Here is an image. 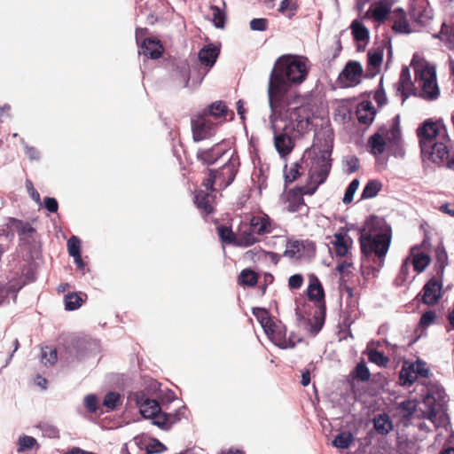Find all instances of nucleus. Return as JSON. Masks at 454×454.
<instances>
[{"label": "nucleus", "instance_id": "nucleus-1", "mask_svg": "<svg viewBox=\"0 0 454 454\" xmlns=\"http://www.w3.org/2000/svg\"><path fill=\"white\" fill-rule=\"evenodd\" d=\"M392 239L389 226H379L373 220L367 221L359 237L361 254L367 260L381 268L388 252Z\"/></svg>", "mask_w": 454, "mask_h": 454}, {"label": "nucleus", "instance_id": "nucleus-2", "mask_svg": "<svg viewBox=\"0 0 454 454\" xmlns=\"http://www.w3.org/2000/svg\"><path fill=\"white\" fill-rule=\"evenodd\" d=\"M268 99L272 112L270 121L272 116L282 118L285 112H289L291 107L303 101L302 97L286 80L276 75L269 78Z\"/></svg>", "mask_w": 454, "mask_h": 454}, {"label": "nucleus", "instance_id": "nucleus-3", "mask_svg": "<svg viewBox=\"0 0 454 454\" xmlns=\"http://www.w3.org/2000/svg\"><path fill=\"white\" fill-rule=\"evenodd\" d=\"M330 155L331 151L324 150L319 154L312 156L309 153L302 157V163L308 168L309 180L305 191L308 195H313L318 186L326 181L332 168Z\"/></svg>", "mask_w": 454, "mask_h": 454}, {"label": "nucleus", "instance_id": "nucleus-4", "mask_svg": "<svg viewBox=\"0 0 454 454\" xmlns=\"http://www.w3.org/2000/svg\"><path fill=\"white\" fill-rule=\"evenodd\" d=\"M415 73L416 92L413 96L427 101L436 100L440 97V88L436 79L435 67L427 61L412 63Z\"/></svg>", "mask_w": 454, "mask_h": 454}, {"label": "nucleus", "instance_id": "nucleus-5", "mask_svg": "<svg viewBox=\"0 0 454 454\" xmlns=\"http://www.w3.org/2000/svg\"><path fill=\"white\" fill-rule=\"evenodd\" d=\"M307 59L299 56L283 55L275 62L270 77L279 76L286 80L288 84H301L303 82L309 73L306 65Z\"/></svg>", "mask_w": 454, "mask_h": 454}, {"label": "nucleus", "instance_id": "nucleus-6", "mask_svg": "<svg viewBox=\"0 0 454 454\" xmlns=\"http://www.w3.org/2000/svg\"><path fill=\"white\" fill-rule=\"evenodd\" d=\"M308 300L315 305V312L310 319L311 331L317 333L325 324L326 315L325 292L319 278L311 273L306 289Z\"/></svg>", "mask_w": 454, "mask_h": 454}, {"label": "nucleus", "instance_id": "nucleus-7", "mask_svg": "<svg viewBox=\"0 0 454 454\" xmlns=\"http://www.w3.org/2000/svg\"><path fill=\"white\" fill-rule=\"evenodd\" d=\"M240 166L239 157L233 153L229 160L217 169L207 168V176L202 181V186L211 192H215V184L220 190L228 187L235 179Z\"/></svg>", "mask_w": 454, "mask_h": 454}, {"label": "nucleus", "instance_id": "nucleus-8", "mask_svg": "<svg viewBox=\"0 0 454 454\" xmlns=\"http://www.w3.org/2000/svg\"><path fill=\"white\" fill-rule=\"evenodd\" d=\"M255 316L270 340L280 348H294L296 342L301 340L294 333L286 337V327L280 323H275L269 316L267 310L260 309L259 313L255 314Z\"/></svg>", "mask_w": 454, "mask_h": 454}, {"label": "nucleus", "instance_id": "nucleus-9", "mask_svg": "<svg viewBox=\"0 0 454 454\" xmlns=\"http://www.w3.org/2000/svg\"><path fill=\"white\" fill-rule=\"evenodd\" d=\"M429 145L428 148L421 147V153L432 162L454 170V155L450 156V139H440Z\"/></svg>", "mask_w": 454, "mask_h": 454}, {"label": "nucleus", "instance_id": "nucleus-10", "mask_svg": "<svg viewBox=\"0 0 454 454\" xmlns=\"http://www.w3.org/2000/svg\"><path fill=\"white\" fill-rule=\"evenodd\" d=\"M420 148H428L429 144L440 139L450 140L447 129L441 121L427 120L417 129Z\"/></svg>", "mask_w": 454, "mask_h": 454}, {"label": "nucleus", "instance_id": "nucleus-11", "mask_svg": "<svg viewBox=\"0 0 454 454\" xmlns=\"http://www.w3.org/2000/svg\"><path fill=\"white\" fill-rule=\"evenodd\" d=\"M286 121L288 122L290 128H294V131H297L299 134L304 133L310 124L309 114L308 107L303 106V102L294 105L289 109V112L284 114Z\"/></svg>", "mask_w": 454, "mask_h": 454}, {"label": "nucleus", "instance_id": "nucleus-12", "mask_svg": "<svg viewBox=\"0 0 454 454\" xmlns=\"http://www.w3.org/2000/svg\"><path fill=\"white\" fill-rule=\"evenodd\" d=\"M207 111H202L192 118L193 140L198 142L210 137L215 128Z\"/></svg>", "mask_w": 454, "mask_h": 454}, {"label": "nucleus", "instance_id": "nucleus-13", "mask_svg": "<svg viewBox=\"0 0 454 454\" xmlns=\"http://www.w3.org/2000/svg\"><path fill=\"white\" fill-rule=\"evenodd\" d=\"M271 129L274 134V145L277 152L281 156H286L291 153L294 147V140L292 137L294 128L285 125L281 130H278L273 120H271Z\"/></svg>", "mask_w": 454, "mask_h": 454}, {"label": "nucleus", "instance_id": "nucleus-14", "mask_svg": "<svg viewBox=\"0 0 454 454\" xmlns=\"http://www.w3.org/2000/svg\"><path fill=\"white\" fill-rule=\"evenodd\" d=\"M128 398L136 403L140 410V413L145 419H151L161 411L159 403L149 398L144 391L132 392Z\"/></svg>", "mask_w": 454, "mask_h": 454}, {"label": "nucleus", "instance_id": "nucleus-15", "mask_svg": "<svg viewBox=\"0 0 454 454\" xmlns=\"http://www.w3.org/2000/svg\"><path fill=\"white\" fill-rule=\"evenodd\" d=\"M409 13L413 23L422 27L428 25L433 18L427 0H412Z\"/></svg>", "mask_w": 454, "mask_h": 454}, {"label": "nucleus", "instance_id": "nucleus-16", "mask_svg": "<svg viewBox=\"0 0 454 454\" xmlns=\"http://www.w3.org/2000/svg\"><path fill=\"white\" fill-rule=\"evenodd\" d=\"M363 74L362 65L358 61L350 60L340 74L339 79L344 82L345 87H353L360 83Z\"/></svg>", "mask_w": 454, "mask_h": 454}, {"label": "nucleus", "instance_id": "nucleus-17", "mask_svg": "<svg viewBox=\"0 0 454 454\" xmlns=\"http://www.w3.org/2000/svg\"><path fill=\"white\" fill-rule=\"evenodd\" d=\"M249 223L252 231L257 233L259 237L271 233L277 227L274 221L264 213L253 215L249 220Z\"/></svg>", "mask_w": 454, "mask_h": 454}, {"label": "nucleus", "instance_id": "nucleus-18", "mask_svg": "<svg viewBox=\"0 0 454 454\" xmlns=\"http://www.w3.org/2000/svg\"><path fill=\"white\" fill-rule=\"evenodd\" d=\"M392 3L390 0H379L371 4L366 16L378 23H384L391 13Z\"/></svg>", "mask_w": 454, "mask_h": 454}, {"label": "nucleus", "instance_id": "nucleus-19", "mask_svg": "<svg viewBox=\"0 0 454 454\" xmlns=\"http://www.w3.org/2000/svg\"><path fill=\"white\" fill-rule=\"evenodd\" d=\"M211 190H199L195 192L194 203L200 213L207 216L214 213V203L215 196Z\"/></svg>", "mask_w": 454, "mask_h": 454}, {"label": "nucleus", "instance_id": "nucleus-20", "mask_svg": "<svg viewBox=\"0 0 454 454\" xmlns=\"http://www.w3.org/2000/svg\"><path fill=\"white\" fill-rule=\"evenodd\" d=\"M422 291L421 301L426 305H435L442 298V284L434 278L425 284Z\"/></svg>", "mask_w": 454, "mask_h": 454}, {"label": "nucleus", "instance_id": "nucleus-21", "mask_svg": "<svg viewBox=\"0 0 454 454\" xmlns=\"http://www.w3.org/2000/svg\"><path fill=\"white\" fill-rule=\"evenodd\" d=\"M390 19L393 22L392 30L396 34H411L416 31L412 24L409 22L406 12L402 8L395 9Z\"/></svg>", "mask_w": 454, "mask_h": 454}, {"label": "nucleus", "instance_id": "nucleus-22", "mask_svg": "<svg viewBox=\"0 0 454 454\" xmlns=\"http://www.w3.org/2000/svg\"><path fill=\"white\" fill-rule=\"evenodd\" d=\"M307 186L297 187L290 190L286 194L287 210L289 212H301L304 207L308 210L303 195L306 194Z\"/></svg>", "mask_w": 454, "mask_h": 454}, {"label": "nucleus", "instance_id": "nucleus-23", "mask_svg": "<svg viewBox=\"0 0 454 454\" xmlns=\"http://www.w3.org/2000/svg\"><path fill=\"white\" fill-rule=\"evenodd\" d=\"M397 90L403 97V101H405L413 92H416V82L411 79L410 70L408 67H403L399 80L397 82Z\"/></svg>", "mask_w": 454, "mask_h": 454}, {"label": "nucleus", "instance_id": "nucleus-24", "mask_svg": "<svg viewBox=\"0 0 454 454\" xmlns=\"http://www.w3.org/2000/svg\"><path fill=\"white\" fill-rule=\"evenodd\" d=\"M383 60V51L375 50L369 51L367 53V67L364 76L366 78H372L380 71V67Z\"/></svg>", "mask_w": 454, "mask_h": 454}, {"label": "nucleus", "instance_id": "nucleus-25", "mask_svg": "<svg viewBox=\"0 0 454 454\" xmlns=\"http://www.w3.org/2000/svg\"><path fill=\"white\" fill-rule=\"evenodd\" d=\"M226 153L216 144L208 149H200L197 152V159L205 165H213Z\"/></svg>", "mask_w": 454, "mask_h": 454}, {"label": "nucleus", "instance_id": "nucleus-26", "mask_svg": "<svg viewBox=\"0 0 454 454\" xmlns=\"http://www.w3.org/2000/svg\"><path fill=\"white\" fill-rule=\"evenodd\" d=\"M356 118L361 124L370 125L376 115V110L371 101L360 102L356 110Z\"/></svg>", "mask_w": 454, "mask_h": 454}, {"label": "nucleus", "instance_id": "nucleus-27", "mask_svg": "<svg viewBox=\"0 0 454 454\" xmlns=\"http://www.w3.org/2000/svg\"><path fill=\"white\" fill-rule=\"evenodd\" d=\"M257 233H254L250 223H243L238 231V247H247L260 242Z\"/></svg>", "mask_w": 454, "mask_h": 454}, {"label": "nucleus", "instance_id": "nucleus-28", "mask_svg": "<svg viewBox=\"0 0 454 454\" xmlns=\"http://www.w3.org/2000/svg\"><path fill=\"white\" fill-rule=\"evenodd\" d=\"M422 403L425 407L422 411L423 417L434 422L436 415L442 410V405L441 402L436 401L435 397L432 394L428 393L425 395Z\"/></svg>", "mask_w": 454, "mask_h": 454}, {"label": "nucleus", "instance_id": "nucleus-29", "mask_svg": "<svg viewBox=\"0 0 454 454\" xmlns=\"http://www.w3.org/2000/svg\"><path fill=\"white\" fill-rule=\"evenodd\" d=\"M20 347L18 339L4 337L0 341V353L4 354V360L5 364L4 367L7 366L8 363L12 360L14 353Z\"/></svg>", "mask_w": 454, "mask_h": 454}, {"label": "nucleus", "instance_id": "nucleus-30", "mask_svg": "<svg viewBox=\"0 0 454 454\" xmlns=\"http://www.w3.org/2000/svg\"><path fill=\"white\" fill-rule=\"evenodd\" d=\"M163 47L159 41L146 38L141 44V53L147 58L156 59L162 55Z\"/></svg>", "mask_w": 454, "mask_h": 454}, {"label": "nucleus", "instance_id": "nucleus-31", "mask_svg": "<svg viewBox=\"0 0 454 454\" xmlns=\"http://www.w3.org/2000/svg\"><path fill=\"white\" fill-rule=\"evenodd\" d=\"M333 238L334 241L333 242V245L334 247L336 255L340 257L347 256L352 244L351 238L348 234L343 233H335Z\"/></svg>", "mask_w": 454, "mask_h": 454}, {"label": "nucleus", "instance_id": "nucleus-32", "mask_svg": "<svg viewBox=\"0 0 454 454\" xmlns=\"http://www.w3.org/2000/svg\"><path fill=\"white\" fill-rule=\"evenodd\" d=\"M204 111H207L210 117H214L215 119L223 118L226 120L228 115L231 116V119L234 116L233 112L229 110L227 105L222 100L213 102L208 106L207 109H205Z\"/></svg>", "mask_w": 454, "mask_h": 454}, {"label": "nucleus", "instance_id": "nucleus-33", "mask_svg": "<svg viewBox=\"0 0 454 454\" xmlns=\"http://www.w3.org/2000/svg\"><path fill=\"white\" fill-rule=\"evenodd\" d=\"M219 49L212 44L203 47L199 51V59L206 67H213L219 55Z\"/></svg>", "mask_w": 454, "mask_h": 454}, {"label": "nucleus", "instance_id": "nucleus-34", "mask_svg": "<svg viewBox=\"0 0 454 454\" xmlns=\"http://www.w3.org/2000/svg\"><path fill=\"white\" fill-rule=\"evenodd\" d=\"M373 427L381 435L387 434L393 429V423L388 414L381 413L373 418Z\"/></svg>", "mask_w": 454, "mask_h": 454}, {"label": "nucleus", "instance_id": "nucleus-35", "mask_svg": "<svg viewBox=\"0 0 454 454\" xmlns=\"http://www.w3.org/2000/svg\"><path fill=\"white\" fill-rule=\"evenodd\" d=\"M430 371H400L399 384L403 387H411L419 377L428 378Z\"/></svg>", "mask_w": 454, "mask_h": 454}, {"label": "nucleus", "instance_id": "nucleus-36", "mask_svg": "<svg viewBox=\"0 0 454 454\" xmlns=\"http://www.w3.org/2000/svg\"><path fill=\"white\" fill-rule=\"evenodd\" d=\"M366 354L368 360L379 367H386L389 361V357L383 352L373 347V343L367 346Z\"/></svg>", "mask_w": 454, "mask_h": 454}, {"label": "nucleus", "instance_id": "nucleus-37", "mask_svg": "<svg viewBox=\"0 0 454 454\" xmlns=\"http://www.w3.org/2000/svg\"><path fill=\"white\" fill-rule=\"evenodd\" d=\"M173 79L181 88L188 86L190 82V68L187 64H182L177 66L173 71Z\"/></svg>", "mask_w": 454, "mask_h": 454}, {"label": "nucleus", "instance_id": "nucleus-38", "mask_svg": "<svg viewBox=\"0 0 454 454\" xmlns=\"http://www.w3.org/2000/svg\"><path fill=\"white\" fill-rule=\"evenodd\" d=\"M87 298V294L82 293H68L64 297L65 309L67 310H75L79 309Z\"/></svg>", "mask_w": 454, "mask_h": 454}, {"label": "nucleus", "instance_id": "nucleus-39", "mask_svg": "<svg viewBox=\"0 0 454 454\" xmlns=\"http://www.w3.org/2000/svg\"><path fill=\"white\" fill-rule=\"evenodd\" d=\"M304 248L305 246L302 241L290 240L286 244V248L283 255L291 259H301Z\"/></svg>", "mask_w": 454, "mask_h": 454}, {"label": "nucleus", "instance_id": "nucleus-40", "mask_svg": "<svg viewBox=\"0 0 454 454\" xmlns=\"http://www.w3.org/2000/svg\"><path fill=\"white\" fill-rule=\"evenodd\" d=\"M350 28L355 41L365 42L369 39L368 28L359 20H353L350 25Z\"/></svg>", "mask_w": 454, "mask_h": 454}, {"label": "nucleus", "instance_id": "nucleus-41", "mask_svg": "<svg viewBox=\"0 0 454 454\" xmlns=\"http://www.w3.org/2000/svg\"><path fill=\"white\" fill-rule=\"evenodd\" d=\"M382 189V183L378 179L369 180L361 195L362 200L372 199L378 195Z\"/></svg>", "mask_w": 454, "mask_h": 454}, {"label": "nucleus", "instance_id": "nucleus-42", "mask_svg": "<svg viewBox=\"0 0 454 454\" xmlns=\"http://www.w3.org/2000/svg\"><path fill=\"white\" fill-rule=\"evenodd\" d=\"M385 140L383 137L379 133L373 134L368 139V146L370 147V152L374 155L383 153L385 151Z\"/></svg>", "mask_w": 454, "mask_h": 454}, {"label": "nucleus", "instance_id": "nucleus-43", "mask_svg": "<svg viewBox=\"0 0 454 454\" xmlns=\"http://www.w3.org/2000/svg\"><path fill=\"white\" fill-rule=\"evenodd\" d=\"M217 233L223 243L238 247V233L235 234L231 227L220 225L217 227Z\"/></svg>", "mask_w": 454, "mask_h": 454}, {"label": "nucleus", "instance_id": "nucleus-44", "mask_svg": "<svg viewBox=\"0 0 454 454\" xmlns=\"http://www.w3.org/2000/svg\"><path fill=\"white\" fill-rule=\"evenodd\" d=\"M258 274L250 270L245 269L239 275L238 282L241 286H254L258 282Z\"/></svg>", "mask_w": 454, "mask_h": 454}, {"label": "nucleus", "instance_id": "nucleus-45", "mask_svg": "<svg viewBox=\"0 0 454 454\" xmlns=\"http://www.w3.org/2000/svg\"><path fill=\"white\" fill-rule=\"evenodd\" d=\"M42 363L45 366H53L58 360L57 348L52 346H45L42 348Z\"/></svg>", "mask_w": 454, "mask_h": 454}, {"label": "nucleus", "instance_id": "nucleus-46", "mask_svg": "<svg viewBox=\"0 0 454 454\" xmlns=\"http://www.w3.org/2000/svg\"><path fill=\"white\" fill-rule=\"evenodd\" d=\"M305 168L306 167L305 164L302 163V159L301 160V162L294 163L290 168L286 171V181L289 183L294 182L303 174Z\"/></svg>", "mask_w": 454, "mask_h": 454}, {"label": "nucleus", "instance_id": "nucleus-47", "mask_svg": "<svg viewBox=\"0 0 454 454\" xmlns=\"http://www.w3.org/2000/svg\"><path fill=\"white\" fill-rule=\"evenodd\" d=\"M430 261L431 259L428 254L419 252L413 254L411 263L417 272H422L429 265Z\"/></svg>", "mask_w": 454, "mask_h": 454}, {"label": "nucleus", "instance_id": "nucleus-48", "mask_svg": "<svg viewBox=\"0 0 454 454\" xmlns=\"http://www.w3.org/2000/svg\"><path fill=\"white\" fill-rule=\"evenodd\" d=\"M354 442V436L350 432H341L335 436L333 445L338 449H348Z\"/></svg>", "mask_w": 454, "mask_h": 454}, {"label": "nucleus", "instance_id": "nucleus-49", "mask_svg": "<svg viewBox=\"0 0 454 454\" xmlns=\"http://www.w3.org/2000/svg\"><path fill=\"white\" fill-rule=\"evenodd\" d=\"M417 403L413 400H406L399 403L398 411L403 419H410L416 411Z\"/></svg>", "mask_w": 454, "mask_h": 454}, {"label": "nucleus", "instance_id": "nucleus-50", "mask_svg": "<svg viewBox=\"0 0 454 454\" xmlns=\"http://www.w3.org/2000/svg\"><path fill=\"white\" fill-rule=\"evenodd\" d=\"M121 404V395L117 392H108L103 400V405L107 411H114Z\"/></svg>", "mask_w": 454, "mask_h": 454}, {"label": "nucleus", "instance_id": "nucleus-51", "mask_svg": "<svg viewBox=\"0 0 454 454\" xmlns=\"http://www.w3.org/2000/svg\"><path fill=\"white\" fill-rule=\"evenodd\" d=\"M434 37L446 40L450 44V48H454V25L449 27L445 23H442L440 32L434 35Z\"/></svg>", "mask_w": 454, "mask_h": 454}, {"label": "nucleus", "instance_id": "nucleus-52", "mask_svg": "<svg viewBox=\"0 0 454 454\" xmlns=\"http://www.w3.org/2000/svg\"><path fill=\"white\" fill-rule=\"evenodd\" d=\"M9 221L15 227L20 236L31 235L35 231L34 227L29 223H24L21 220L12 217Z\"/></svg>", "mask_w": 454, "mask_h": 454}, {"label": "nucleus", "instance_id": "nucleus-53", "mask_svg": "<svg viewBox=\"0 0 454 454\" xmlns=\"http://www.w3.org/2000/svg\"><path fill=\"white\" fill-rule=\"evenodd\" d=\"M153 423L160 427H165L176 421V418L172 414L161 413L160 411L157 415L152 417Z\"/></svg>", "mask_w": 454, "mask_h": 454}, {"label": "nucleus", "instance_id": "nucleus-54", "mask_svg": "<svg viewBox=\"0 0 454 454\" xmlns=\"http://www.w3.org/2000/svg\"><path fill=\"white\" fill-rule=\"evenodd\" d=\"M401 138V130L399 126L398 116L393 120L390 129L387 132V139L391 143H397Z\"/></svg>", "mask_w": 454, "mask_h": 454}, {"label": "nucleus", "instance_id": "nucleus-55", "mask_svg": "<svg viewBox=\"0 0 454 454\" xmlns=\"http://www.w3.org/2000/svg\"><path fill=\"white\" fill-rule=\"evenodd\" d=\"M358 186H359L358 179L356 178L351 181V183L348 184V186L344 193L343 199H342V201L344 204H349L352 202L354 194H355L356 191L357 190Z\"/></svg>", "mask_w": 454, "mask_h": 454}, {"label": "nucleus", "instance_id": "nucleus-56", "mask_svg": "<svg viewBox=\"0 0 454 454\" xmlns=\"http://www.w3.org/2000/svg\"><path fill=\"white\" fill-rule=\"evenodd\" d=\"M213 21L216 27L223 28L225 24V13L217 6H212Z\"/></svg>", "mask_w": 454, "mask_h": 454}, {"label": "nucleus", "instance_id": "nucleus-57", "mask_svg": "<svg viewBox=\"0 0 454 454\" xmlns=\"http://www.w3.org/2000/svg\"><path fill=\"white\" fill-rule=\"evenodd\" d=\"M67 250L70 256H74L81 254V240L76 236H72L67 240Z\"/></svg>", "mask_w": 454, "mask_h": 454}, {"label": "nucleus", "instance_id": "nucleus-58", "mask_svg": "<svg viewBox=\"0 0 454 454\" xmlns=\"http://www.w3.org/2000/svg\"><path fill=\"white\" fill-rule=\"evenodd\" d=\"M436 318H437V315H436L435 311L431 310V309L427 310L422 314V316L420 317L419 325L422 328H427L429 325H433L435 322Z\"/></svg>", "mask_w": 454, "mask_h": 454}, {"label": "nucleus", "instance_id": "nucleus-59", "mask_svg": "<svg viewBox=\"0 0 454 454\" xmlns=\"http://www.w3.org/2000/svg\"><path fill=\"white\" fill-rule=\"evenodd\" d=\"M36 444V440L28 435H24L19 439V452H22L27 450H31Z\"/></svg>", "mask_w": 454, "mask_h": 454}, {"label": "nucleus", "instance_id": "nucleus-60", "mask_svg": "<svg viewBox=\"0 0 454 454\" xmlns=\"http://www.w3.org/2000/svg\"><path fill=\"white\" fill-rule=\"evenodd\" d=\"M23 285H21L18 280L10 281L5 289V297L7 295L12 294L13 302L17 301L18 293L22 288Z\"/></svg>", "mask_w": 454, "mask_h": 454}, {"label": "nucleus", "instance_id": "nucleus-61", "mask_svg": "<svg viewBox=\"0 0 454 454\" xmlns=\"http://www.w3.org/2000/svg\"><path fill=\"white\" fill-rule=\"evenodd\" d=\"M84 405L90 413L97 412L98 409V400L95 395H88L84 397Z\"/></svg>", "mask_w": 454, "mask_h": 454}, {"label": "nucleus", "instance_id": "nucleus-62", "mask_svg": "<svg viewBox=\"0 0 454 454\" xmlns=\"http://www.w3.org/2000/svg\"><path fill=\"white\" fill-rule=\"evenodd\" d=\"M304 278L301 274H294L288 278V287L290 290H298L302 286Z\"/></svg>", "mask_w": 454, "mask_h": 454}, {"label": "nucleus", "instance_id": "nucleus-63", "mask_svg": "<svg viewBox=\"0 0 454 454\" xmlns=\"http://www.w3.org/2000/svg\"><path fill=\"white\" fill-rule=\"evenodd\" d=\"M166 447L158 440L153 439L146 445L145 450L147 454L160 453L165 450Z\"/></svg>", "mask_w": 454, "mask_h": 454}, {"label": "nucleus", "instance_id": "nucleus-64", "mask_svg": "<svg viewBox=\"0 0 454 454\" xmlns=\"http://www.w3.org/2000/svg\"><path fill=\"white\" fill-rule=\"evenodd\" d=\"M268 24L267 19L256 18L250 21V28L254 31H265L268 28Z\"/></svg>", "mask_w": 454, "mask_h": 454}]
</instances>
